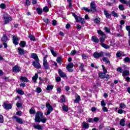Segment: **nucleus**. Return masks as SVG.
<instances>
[{"instance_id": "49", "label": "nucleus", "mask_w": 130, "mask_h": 130, "mask_svg": "<svg viewBox=\"0 0 130 130\" xmlns=\"http://www.w3.org/2000/svg\"><path fill=\"white\" fill-rule=\"evenodd\" d=\"M50 51H51L52 55H53V56H56V53H55V52H54V50H53V48H51L50 49Z\"/></svg>"}, {"instance_id": "22", "label": "nucleus", "mask_w": 130, "mask_h": 130, "mask_svg": "<svg viewBox=\"0 0 130 130\" xmlns=\"http://www.w3.org/2000/svg\"><path fill=\"white\" fill-rule=\"evenodd\" d=\"M38 79V74H36L34 77H32V80L33 82L36 83L37 80Z\"/></svg>"}, {"instance_id": "27", "label": "nucleus", "mask_w": 130, "mask_h": 130, "mask_svg": "<svg viewBox=\"0 0 130 130\" xmlns=\"http://www.w3.org/2000/svg\"><path fill=\"white\" fill-rule=\"evenodd\" d=\"M80 66L79 67V69L81 72H85V69H84V67L85 65L83 63H80Z\"/></svg>"}, {"instance_id": "7", "label": "nucleus", "mask_w": 130, "mask_h": 130, "mask_svg": "<svg viewBox=\"0 0 130 130\" xmlns=\"http://www.w3.org/2000/svg\"><path fill=\"white\" fill-rule=\"evenodd\" d=\"M18 41H20V38L16 36H13V43L15 45H18V44H19Z\"/></svg>"}, {"instance_id": "54", "label": "nucleus", "mask_w": 130, "mask_h": 130, "mask_svg": "<svg viewBox=\"0 0 130 130\" xmlns=\"http://www.w3.org/2000/svg\"><path fill=\"white\" fill-rule=\"evenodd\" d=\"M124 61H125V62L130 63V58L128 57H125V58H124Z\"/></svg>"}, {"instance_id": "20", "label": "nucleus", "mask_w": 130, "mask_h": 130, "mask_svg": "<svg viewBox=\"0 0 130 130\" xmlns=\"http://www.w3.org/2000/svg\"><path fill=\"white\" fill-rule=\"evenodd\" d=\"M82 127L85 128V129H88V128H89V123H86V122H83L82 123Z\"/></svg>"}, {"instance_id": "35", "label": "nucleus", "mask_w": 130, "mask_h": 130, "mask_svg": "<svg viewBox=\"0 0 130 130\" xmlns=\"http://www.w3.org/2000/svg\"><path fill=\"white\" fill-rule=\"evenodd\" d=\"M53 89V85H48L46 87V90L48 91H51Z\"/></svg>"}, {"instance_id": "63", "label": "nucleus", "mask_w": 130, "mask_h": 130, "mask_svg": "<svg viewBox=\"0 0 130 130\" xmlns=\"http://www.w3.org/2000/svg\"><path fill=\"white\" fill-rule=\"evenodd\" d=\"M104 54H105L106 56L110 57V53L109 52H104Z\"/></svg>"}, {"instance_id": "47", "label": "nucleus", "mask_w": 130, "mask_h": 130, "mask_svg": "<svg viewBox=\"0 0 130 130\" xmlns=\"http://www.w3.org/2000/svg\"><path fill=\"white\" fill-rule=\"evenodd\" d=\"M36 111H35V109H33V108H31L29 110V113L30 114H35L36 113Z\"/></svg>"}, {"instance_id": "38", "label": "nucleus", "mask_w": 130, "mask_h": 130, "mask_svg": "<svg viewBox=\"0 0 130 130\" xmlns=\"http://www.w3.org/2000/svg\"><path fill=\"white\" fill-rule=\"evenodd\" d=\"M21 81H22V82H25L26 83H27L28 82V79L26 78V77H21L20 78Z\"/></svg>"}, {"instance_id": "1", "label": "nucleus", "mask_w": 130, "mask_h": 130, "mask_svg": "<svg viewBox=\"0 0 130 130\" xmlns=\"http://www.w3.org/2000/svg\"><path fill=\"white\" fill-rule=\"evenodd\" d=\"M43 116V113L40 111H38L36 113L35 120L36 122H40V120Z\"/></svg>"}, {"instance_id": "52", "label": "nucleus", "mask_w": 130, "mask_h": 130, "mask_svg": "<svg viewBox=\"0 0 130 130\" xmlns=\"http://www.w3.org/2000/svg\"><path fill=\"white\" fill-rule=\"evenodd\" d=\"M104 30L106 31V33H110V29L108 28V27L105 26L104 27Z\"/></svg>"}, {"instance_id": "62", "label": "nucleus", "mask_w": 130, "mask_h": 130, "mask_svg": "<svg viewBox=\"0 0 130 130\" xmlns=\"http://www.w3.org/2000/svg\"><path fill=\"white\" fill-rule=\"evenodd\" d=\"M56 82H60L61 81V79L59 77H57L55 78Z\"/></svg>"}, {"instance_id": "26", "label": "nucleus", "mask_w": 130, "mask_h": 130, "mask_svg": "<svg viewBox=\"0 0 130 130\" xmlns=\"http://www.w3.org/2000/svg\"><path fill=\"white\" fill-rule=\"evenodd\" d=\"M38 15H42V13H43V11H42V9L40 8H37L36 10Z\"/></svg>"}, {"instance_id": "61", "label": "nucleus", "mask_w": 130, "mask_h": 130, "mask_svg": "<svg viewBox=\"0 0 130 130\" xmlns=\"http://www.w3.org/2000/svg\"><path fill=\"white\" fill-rule=\"evenodd\" d=\"M119 9L120 11H123V10H124V7H123V5H119Z\"/></svg>"}, {"instance_id": "5", "label": "nucleus", "mask_w": 130, "mask_h": 130, "mask_svg": "<svg viewBox=\"0 0 130 130\" xmlns=\"http://www.w3.org/2000/svg\"><path fill=\"white\" fill-rule=\"evenodd\" d=\"M3 107L4 109H6V110L12 109V105H11V104H8L6 102L3 103Z\"/></svg>"}, {"instance_id": "16", "label": "nucleus", "mask_w": 130, "mask_h": 130, "mask_svg": "<svg viewBox=\"0 0 130 130\" xmlns=\"http://www.w3.org/2000/svg\"><path fill=\"white\" fill-rule=\"evenodd\" d=\"M91 40L92 41H93V42H94L95 43H99V39L96 36H92L91 37Z\"/></svg>"}, {"instance_id": "19", "label": "nucleus", "mask_w": 130, "mask_h": 130, "mask_svg": "<svg viewBox=\"0 0 130 130\" xmlns=\"http://www.w3.org/2000/svg\"><path fill=\"white\" fill-rule=\"evenodd\" d=\"M106 38H107V37H106V35L102 36L100 38V42H101V43H103L104 42H105V39H106Z\"/></svg>"}, {"instance_id": "37", "label": "nucleus", "mask_w": 130, "mask_h": 130, "mask_svg": "<svg viewBox=\"0 0 130 130\" xmlns=\"http://www.w3.org/2000/svg\"><path fill=\"white\" fill-rule=\"evenodd\" d=\"M119 107L121 109H124L126 107V106L124 103H122L119 104Z\"/></svg>"}, {"instance_id": "50", "label": "nucleus", "mask_w": 130, "mask_h": 130, "mask_svg": "<svg viewBox=\"0 0 130 130\" xmlns=\"http://www.w3.org/2000/svg\"><path fill=\"white\" fill-rule=\"evenodd\" d=\"M112 15L113 17H115L116 18H118V15L117 13H116L115 11L112 12Z\"/></svg>"}, {"instance_id": "55", "label": "nucleus", "mask_w": 130, "mask_h": 130, "mask_svg": "<svg viewBox=\"0 0 130 130\" xmlns=\"http://www.w3.org/2000/svg\"><path fill=\"white\" fill-rule=\"evenodd\" d=\"M117 72H119V73H121V74L123 72V71L122 70V68H121V67H118L117 69Z\"/></svg>"}, {"instance_id": "41", "label": "nucleus", "mask_w": 130, "mask_h": 130, "mask_svg": "<svg viewBox=\"0 0 130 130\" xmlns=\"http://www.w3.org/2000/svg\"><path fill=\"white\" fill-rule=\"evenodd\" d=\"M80 101H81V96L78 95L77 97V98L75 100L74 102L75 103H79V102H80Z\"/></svg>"}, {"instance_id": "21", "label": "nucleus", "mask_w": 130, "mask_h": 130, "mask_svg": "<svg viewBox=\"0 0 130 130\" xmlns=\"http://www.w3.org/2000/svg\"><path fill=\"white\" fill-rule=\"evenodd\" d=\"M120 125L124 126L125 125V118H122L120 121Z\"/></svg>"}, {"instance_id": "6", "label": "nucleus", "mask_w": 130, "mask_h": 130, "mask_svg": "<svg viewBox=\"0 0 130 130\" xmlns=\"http://www.w3.org/2000/svg\"><path fill=\"white\" fill-rule=\"evenodd\" d=\"M4 24H9L11 21H12V17L6 16V15H4Z\"/></svg>"}, {"instance_id": "23", "label": "nucleus", "mask_w": 130, "mask_h": 130, "mask_svg": "<svg viewBox=\"0 0 130 130\" xmlns=\"http://www.w3.org/2000/svg\"><path fill=\"white\" fill-rule=\"evenodd\" d=\"M60 103L62 104H64L66 103V98H64V95H62L59 101Z\"/></svg>"}, {"instance_id": "57", "label": "nucleus", "mask_w": 130, "mask_h": 130, "mask_svg": "<svg viewBox=\"0 0 130 130\" xmlns=\"http://www.w3.org/2000/svg\"><path fill=\"white\" fill-rule=\"evenodd\" d=\"M56 61L58 62V63H60L62 61V59L61 57H58L56 59Z\"/></svg>"}, {"instance_id": "4", "label": "nucleus", "mask_w": 130, "mask_h": 130, "mask_svg": "<svg viewBox=\"0 0 130 130\" xmlns=\"http://www.w3.org/2000/svg\"><path fill=\"white\" fill-rule=\"evenodd\" d=\"M90 11L91 12H96L97 11V6L94 2H91L90 5Z\"/></svg>"}, {"instance_id": "42", "label": "nucleus", "mask_w": 130, "mask_h": 130, "mask_svg": "<svg viewBox=\"0 0 130 130\" xmlns=\"http://www.w3.org/2000/svg\"><path fill=\"white\" fill-rule=\"evenodd\" d=\"M72 14L73 15V17H74L76 22H79V17H78V16L75 14V13L72 12Z\"/></svg>"}, {"instance_id": "28", "label": "nucleus", "mask_w": 130, "mask_h": 130, "mask_svg": "<svg viewBox=\"0 0 130 130\" xmlns=\"http://www.w3.org/2000/svg\"><path fill=\"white\" fill-rule=\"evenodd\" d=\"M26 42L24 41H21L19 44L20 46H21V47H22L23 48H24V47H25V46H26Z\"/></svg>"}, {"instance_id": "51", "label": "nucleus", "mask_w": 130, "mask_h": 130, "mask_svg": "<svg viewBox=\"0 0 130 130\" xmlns=\"http://www.w3.org/2000/svg\"><path fill=\"white\" fill-rule=\"evenodd\" d=\"M101 105L102 106V107L106 106V103H105V101H104V100H103L101 102Z\"/></svg>"}, {"instance_id": "34", "label": "nucleus", "mask_w": 130, "mask_h": 130, "mask_svg": "<svg viewBox=\"0 0 130 130\" xmlns=\"http://www.w3.org/2000/svg\"><path fill=\"white\" fill-rule=\"evenodd\" d=\"M78 21L81 23L82 25H84V24H85V19L84 18L78 17Z\"/></svg>"}, {"instance_id": "40", "label": "nucleus", "mask_w": 130, "mask_h": 130, "mask_svg": "<svg viewBox=\"0 0 130 130\" xmlns=\"http://www.w3.org/2000/svg\"><path fill=\"white\" fill-rule=\"evenodd\" d=\"M43 12H44V13H48L49 11V8H48V7L45 6V7L43 8Z\"/></svg>"}, {"instance_id": "64", "label": "nucleus", "mask_w": 130, "mask_h": 130, "mask_svg": "<svg viewBox=\"0 0 130 130\" xmlns=\"http://www.w3.org/2000/svg\"><path fill=\"white\" fill-rule=\"evenodd\" d=\"M30 4H31V3H30L29 1H26L25 2V6H30Z\"/></svg>"}, {"instance_id": "10", "label": "nucleus", "mask_w": 130, "mask_h": 130, "mask_svg": "<svg viewBox=\"0 0 130 130\" xmlns=\"http://www.w3.org/2000/svg\"><path fill=\"white\" fill-rule=\"evenodd\" d=\"M32 66L36 69H40V63H39V59L36 60V61L32 62Z\"/></svg>"}, {"instance_id": "33", "label": "nucleus", "mask_w": 130, "mask_h": 130, "mask_svg": "<svg viewBox=\"0 0 130 130\" xmlns=\"http://www.w3.org/2000/svg\"><path fill=\"white\" fill-rule=\"evenodd\" d=\"M28 38L32 41H36V39H35V37H34L33 35L31 34H29Z\"/></svg>"}, {"instance_id": "17", "label": "nucleus", "mask_w": 130, "mask_h": 130, "mask_svg": "<svg viewBox=\"0 0 130 130\" xmlns=\"http://www.w3.org/2000/svg\"><path fill=\"white\" fill-rule=\"evenodd\" d=\"M100 45L102 46V47L105 48V49H109V48H110V46L105 43H101Z\"/></svg>"}, {"instance_id": "45", "label": "nucleus", "mask_w": 130, "mask_h": 130, "mask_svg": "<svg viewBox=\"0 0 130 130\" xmlns=\"http://www.w3.org/2000/svg\"><path fill=\"white\" fill-rule=\"evenodd\" d=\"M97 32L99 35H101V36H104V35H106L105 34L103 33V31L101 30H98Z\"/></svg>"}, {"instance_id": "53", "label": "nucleus", "mask_w": 130, "mask_h": 130, "mask_svg": "<svg viewBox=\"0 0 130 130\" xmlns=\"http://www.w3.org/2000/svg\"><path fill=\"white\" fill-rule=\"evenodd\" d=\"M0 8L3 10H5L6 9V4L2 3L0 5Z\"/></svg>"}, {"instance_id": "46", "label": "nucleus", "mask_w": 130, "mask_h": 130, "mask_svg": "<svg viewBox=\"0 0 130 130\" xmlns=\"http://www.w3.org/2000/svg\"><path fill=\"white\" fill-rule=\"evenodd\" d=\"M62 109L64 111H66V112L69 111V107L66 105L62 106Z\"/></svg>"}, {"instance_id": "15", "label": "nucleus", "mask_w": 130, "mask_h": 130, "mask_svg": "<svg viewBox=\"0 0 130 130\" xmlns=\"http://www.w3.org/2000/svg\"><path fill=\"white\" fill-rule=\"evenodd\" d=\"M17 52L18 53V54L19 55H24V49H22L21 48H18L17 49Z\"/></svg>"}, {"instance_id": "44", "label": "nucleus", "mask_w": 130, "mask_h": 130, "mask_svg": "<svg viewBox=\"0 0 130 130\" xmlns=\"http://www.w3.org/2000/svg\"><path fill=\"white\" fill-rule=\"evenodd\" d=\"M81 10H84V11H85V12H92V10H91V9H89L87 7H82L81 8Z\"/></svg>"}, {"instance_id": "9", "label": "nucleus", "mask_w": 130, "mask_h": 130, "mask_svg": "<svg viewBox=\"0 0 130 130\" xmlns=\"http://www.w3.org/2000/svg\"><path fill=\"white\" fill-rule=\"evenodd\" d=\"M67 69L68 70V72H73V68H74V63L70 62L67 66Z\"/></svg>"}, {"instance_id": "24", "label": "nucleus", "mask_w": 130, "mask_h": 130, "mask_svg": "<svg viewBox=\"0 0 130 130\" xmlns=\"http://www.w3.org/2000/svg\"><path fill=\"white\" fill-rule=\"evenodd\" d=\"M120 2L122 4H125V5H126V6H127V7H130V1H121Z\"/></svg>"}, {"instance_id": "36", "label": "nucleus", "mask_w": 130, "mask_h": 130, "mask_svg": "<svg viewBox=\"0 0 130 130\" xmlns=\"http://www.w3.org/2000/svg\"><path fill=\"white\" fill-rule=\"evenodd\" d=\"M16 92L18 93V94H19V95H24V91H23V90H21L20 88H18L16 90Z\"/></svg>"}, {"instance_id": "60", "label": "nucleus", "mask_w": 130, "mask_h": 130, "mask_svg": "<svg viewBox=\"0 0 130 130\" xmlns=\"http://www.w3.org/2000/svg\"><path fill=\"white\" fill-rule=\"evenodd\" d=\"M36 91L37 93H41V91H42V90L41 89V88L37 87L36 89Z\"/></svg>"}, {"instance_id": "48", "label": "nucleus", "mask_w": 130, "mask_h": 130, "mask_svg": "<svg viewBox=\"0 0 130 130\" xmlns=\"http://www.w3.org/2000/svg\"><path fill=\"white\" fill-rule=\"evenodd\" d=\"M125 28H126V30H127V31H128V35L130 37V26L126 25Z\"/></svg>"}, {"instance_id": "31", "label": "nucleus", "mask_w": 130, "mask_h": 130, "mask_svg": "<svg viewBox=\"0 0 130 130\" xmlns=\"http://www.w3.org/2000/svg\"><path fill=\"white\" fill-rule=\"evenodd\" d=\"M47 120V119L45 118V117H42L41 119L40 120V122H42L43 123H45L46 122V121Z\"/></svg>"}, {"instance_id": "8", "label": "nucleus", "mask_w": 130, "mask_h": 130, "mask_svg": "<svg viewBox=\"0 0 130 130\" xmlns=\"http://www.w3.org/2000/svg\"><path fill=\"white\" fill-rule=\"evenodd\" d=\"M13 118L16 120V122H18V123H19L20 124H22L23 123L24 121H23V120L22 118L18 117V116H13Z\"/></svg>"}, {"instance_id": "18", "label": "nucleus", "mask_w": 130, "mask_h": 130, "mask_svg": "<svg viewBox=\"0 0 130 130\" xmlns=\"http://www.w3.org/2000/svg\"><path fill=\"white\" fill-rule=\"evenodd\" d=\"M122 76L124 78V77H126L127 76H129V71L127 70H124L122 73Z\"/></svg>"}, {"instance_id": "13", "label": "nucleus", "mask_w": 130, "mask_h": 130, "mask_svg": "<svg viewBox=\"0 0 130 130\" xmlns=\"http://www.w3.org/2000/svg\"><path fill=\"white\" fill-rule=\"evenodd\" d=\"M104 14L106 16L107 19H110V18L111 17V15L108 13V12H107V10H106V9L104 10Z\"/></svg>"}, {"instance_id": "58", "label": "nucleus", "mask_w": 130, "mask_h": 130, "mask_svg": "<svg viewBox=\"0 0 130 130\" xmlns=\"http://www.w3.org/2000/svg\"><path fill=\"white\" fill-rule=\"evenodd\" d=\"M77 53V51H76V50H72L71 52V55H75V54H76Z\"/></svg>"}, {"instance_id": "11", "label": "nucleus", "mask_w": 130, "mask_h": 130, "mask_svg": "<svg viewBox=\"0 0 130 130\" xmlns=\"http://www.w3.org/2000/svg\"><path fill=\"white\" fill-rule=\"evenodd\" d=\"M12 71L14 73H19L21 71V69H20V67L16 65L13 68Z\"/></svg>"}, {"instance_id": "56", "label": "nucleus", "mask_w": 130, "mask_h": 130, "mask_svg": "<svg viewBox=\"0 0 130 130\" xmlns=\"http://www.w3.org/2000/svg\"><path fill=\"white\" fill-rule=\"evenodd\" d=\"M4 122V116L0 114V123H3Z\"/></svg>"}, {"instance_id": "29", "label": "nucleus", "mask_w": 130, "mask_h": 130, "mask_svg": "<svg viewBox=\"0 0 130 130\" xmlns=\"http://www.w3.org/2000/svg\"><path fill=\"white\" fill-rule=\"evenodd\" d=\"M99 76L100 78H101V79H105L106 74H105V73H100L99 74Z\"/></svg>"}, {"instance_id": "12", "label": "nucleus", "mask_w": 130, "mask_h": 130, "mask_svg": "<svg viewBox=\"0 0 130 130\" xmlns=\"http://www.w3.org/2000/svg\"><path fill=\"white\" fill-rule=\"evenodd\" d=\"M58 74L61 78H66L67 77V74L60 69L58 70Z\"/></svg>"}, {"instance_id": "30", "label": "nucleus", "mask_w": 130, "mask_h": 130, "mask_svg": "<svg viewBox=\"0 0 130 130\" xmlns=\"http://www.w3.org/2000/svg\"><path fill=\"white\" fill-rule=\"evenodd\" d=\"M31 57L34 58L35 60H38L39 58H38V56H37V54L35 53H32L31 54Z\"/></svg>"}, {"instance_id": "14", "label": "nucleus", "mask_w": 130, "mask_h": 130, "mask_svg": "<svg viewBox=\"0 0 130 130\" xmlns=\"http://www.w3.org/2000/svg\"><path fill=\"white\" fill-rule=\"evenodd\" d=\"M44 68L46 70H49V64H48V62H47V61H44L43 63Z\"/></svg>"}, {"instance_id": "39", "label": "nucleus", "mask_w": 130, "mask_h": 130, "mask_svg": "<svg viewBox=\"0 0 130 130\" xmlns=\"http://www.w3.org/2000/svg\"><path fill=\"white\" fill-rule=\"evenodd\" d=\"M2 41H3V42H7V41H8V37L4 35L2 38Z\"/></svg>"}, {"instance_id": "2", "label": "nucleus", "mask_w": 130, "mask_h": 130, "mask_svg": "<svg viewBox=\"0 0 130 130\" xmlns=\"http://www.w3.org/2000/svg\"><path fill=\"white\" fill-rule=\"evenodd\" d=\"M93 56L94 58L98 59L100 57H103L104 56V52L101 51L100 52H95L93 53Z\"/></svg>"}, {"instance_id": "32", "label": "nucleus", "mask_w": 130, "mask_h": 130, "mask_svg": "<svg viewBox=\"0 0 130 130\" xmlns=\"http://www.w3.org/2000/svg\"><path fill=\"white\" fill-rule=\"evenodd\" d=\"M103 61H104V62L107 63L108 64H110V61H109V60H108V58L105 57L103 58Z\"/></svg>"}, {"instance_id": "25", "label": "nucleus", "mask_w": 130, "mask_h": 130, "mask_svg": "<svg viewBox=\"0 0 130 130\" xmlns=\"http://www.w3.org/2000/svg\"><path fill=\"white\" fill-rule=\"evenodd\" d=\"M34 127L36 128V129H41L42 130V126L40 124H35L34 125Z\"/></svg>"}, {"instance_id": "43", "label": "nucleus", "mask_w": 130, "mask_h": 130, "mask_svg": "<svg viewBox=\"0 0 130 130\" xmlns=\"http://www.w3.org/2000/svg\"><path fill=\"white\" fill-rule=\"evenodd\" d=\"M93 21L95 24H99V22H100V18L99 17H96L94 19Z\"/></svg>"}, {"instance_id": "59", "label": "nucleus", "mask_w": 130, "mask_h": 130, "mask_svg": "<svg viewBox=\"0 0 130 130\" xmlns=\"http://www.w3.org/2000/svg\"><path fill=\"white\" fill-rule=\"evenodd\" d=\"M102 109L104 112H107L108 111V109H107V108L106 107H103Z\"/></svg>"}, {"instance_id": "3", "label": "nucleus", "mask_w": 130, "mask_h": 130, "mask_svg": "<svg viewBox=\"0 0 130 130\" xmlns=\"http://www.w3.org/2000/svg\"><path fill=\"white\" fill-rule=\"evenodd\" d=\"M46 106L48 109L47 111V112L45 113V115H49L50 113H51V112L53 111V108H52V106L50 105L49 103H47L46 104Z\"/></svg>"}]
</instances>
